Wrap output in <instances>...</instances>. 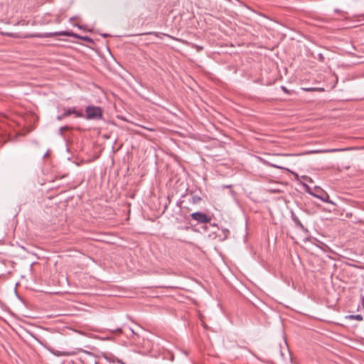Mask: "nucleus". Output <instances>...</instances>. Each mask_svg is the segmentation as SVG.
Masks as SVG:
<instances>
[{"label":"nucleus","mask_w":364,"mask_h":364,"mask_svg":"<svg viewBox=\"0 0 364 364\" xmlns=\"http://www.w3.org/2000/svg\"><path fill=\"white\" fill-rule=\"evenodd\" d=\"M354 318H355L356 320L358 321H362L363 320V316L361 315H355V316H353Z\"/></svg>","instance_id":"0eeeda50"},{"label":"nucleus","mask_w":364,"mask_h":364,"mask_svg":"<svg viewBox=\"0 0 364 364\" xmlns=\"http://www.w3.org/2000/svg\"><path fill=\"white\" fill-rule=\"evenodd\" d=\"M114 333H122V329L121 328H117V329L114 330Z\"/></svg>","instance_id":"1a4fd4ad"},{"label":"nucleus","mask_w":364,"mask_h":364,"mask_svg":"<svg viewBox=\"0 0 364 364\" xmlns=\"http://www.w3.org/2000/svg\"><path fill=\"white\" fill-rule=\"evenodd\" d=\"M294 222L296 223V224L299 226V227H302V224L301 223V222L297 219V218H293Z\"/></svg>","instance_id":"6e6552de"},{"label":"nucleus","mask_w":364,"mask_h":364,"mask_svg":"<svg viewBox=\"0 0 364 364\" xmlns=\"http://www.w3.org/2000/svg\"><path fill=\"white\" fill-rule=\"evenodd\" d=\"M68 129V127H60V129H59L60 134L61 135H63V132H64V130H66V129Z\"/></svg>","instance_id":"423d86ee"},{"label":"nucleus","mask_w":364,"mask_h":364,"mask_svg":"<svg viewBox=\"0 0 364 364\" xmlns=\"http://www.w3.org/2000/svg\"><path fill=\"white\" fill-rule=\"evenodd\" d=\"M342 151L341 149H324V150H316L313 151L312 153H331Z\"/></svg>","instance_id":"20e7f679"},{"label":"nucleus","mask_w":364,"mask_h":364,"mask_svg":"<svg viewBox=\"0 0 364 364\" xmlns=\"http://www.w3.org/2000/svg\"><path fill=\"white\" fill-rule=\"evenodd\" d=\"M271 166H273V167L277 168H282V166H277V165H275V164H271Z\"/></svg>","instance_id":"9d476101"},{"label":"nucleus","mask_w":364,"mask_h":364,"mask_svg":"<svg viewBox=\"0 0 364 364\" xmlns=\"http://www.w3.org/2000/svg\"><path fill=\"white\" fill-rule=\"evenodd\" d=\"M71 114H74L77 117H82L83 114L76 111L75 108H70L66 110L63 114L57 117L58 120H61L62 119L69 116Z\"/></svg>","instance_id":"7ed1b4c3"},{"label":"nucleus","mask_w":364,"mask_h":364,"mask_svg":"<svg viewBox=\"0 0 364 364\" xmlns=\"http://www.w3.org/2000/svg\"><path fill=\"white\" fill-rule=\"evenodd\" d=\"M323 201H326V199L321 198Z\"/></svg>","instance_id":"4468645a"},{"label":"nucleus","mask_w":364,"mask_h":364,"mask_svg":"<svg viewBox=\"0 0 364 364\" xmlns=\"http://www.w3.org/2000/svg\"><path fill=\"white\" fill-rule=\"evenodd\" d=\"M192 219L201 223H207L210 221V218L205 214L196 212L191 215Z\"/></svg>","instance_id":"f03ea898"},{"label":"nucleus","mask_w":364,"mask_h":364,"mask_svg":"<svg viewBox=\"0 0 364 364\" xmlns=\"http://www.w3.org/2000/svg\"><path fill=\"white\" fill-rule=\"evenodd\" d=\"M85 112L87 119H100L102 116V111L99 107L88 106L86 107Z\"/></svg>","instance_id":"f257e3e1"},{"label":"nucleus","mask_w":364,"mask_h":364,"mask_svg":"<svg viewBox=\"0 0 364 364\" xmlns=\"http://www.w3.org/2000/svg\"><path fill=\"white\" fill-rule=\"evenodd\" d=\"M48 155H49V153H48V152H47V153L44 155V156H43V157H44V158L48 157Z\"/></svg>","instance_id":"f8f14e48"},{"label":"nucleus","mask_w":364,"mask_h":364,"mask_svg":"<svg viewBox=\"0 0 364 364\" xmlns=\"http://www.w3.org/2000/svg\"><path fill=\"white\" fill-rule=\"evenodd\" d=\"M60 36H74L75 38H80L77 35L73 34V33H70V32H68V31L61 32L60 33Z\"/></svg>","instance_id":"39448f33"},{"label":"nucleus","mask_w":364,"mask_h":364,"mask_svg":"<svg viewBox=\"0 0 364 364\" xmlns=\"http://www.w3.org/2000/svg\"><path fill=\"white\" fill-rule=\"evenodd\" d=\"M82 38L86 41H90V38L88 37H83Z\"/></svg>","instance_id":"9b49d317"},{"label":"nucleus","mask_w":364,"mask_h":364,"mask_svg":"<svg viewBox=\"0 0 364 364\" xmlns=\"http://www.w3.org/2000/svg\"><path fill=\"white\" fill-rule=\"evenodd\" d=\"M60 355H67V354H66V353H60ZM58 355H60V354H58Z\"/></svg>","instance_id":"ddd939ff"}]
</instances>
